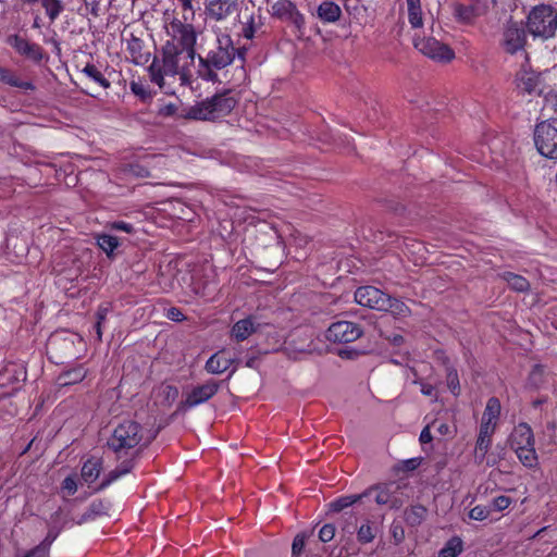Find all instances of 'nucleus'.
<instances>
[{
  "label": "nucleus",
  "instance_id": "obj_62",
  "mask_svg": "<svg viewBox=\"0 0 557 557\" xmlns=\"http://www.w3.org/2000/svg\"><path fill=\"white\" fill-rule=\"evenodd\" d=\"M193 1L194 0H181L183 10L185 12H187V11L190 12V17L189 18H193L194 14H195Z\"/></svg>",
  "mask_w": 557,
  "mask_h": 557
},
{
  "label": "nucleus",
  "instance_id": "obj_22",
  "mask_svg": "<svg viewBox=\"0 0 557 557\" xmlns=\"http://www.w3.org/2000/svg\"><path fill=\"white\" fill-rule=\"evenodd\" d=\"M499 414H500L499 400L496 397L490 398L486 403V407L484 409L480 425L490 426L491 429L496 430Z\"/></svg>",
  "mask_w": 557,
  "mask_h": 557
},
{
  "label": "nucleus",
  "instance_id": "obj_6",
  "mask_svg": "<svg viewBox=\"0 0 557 557\" xmlns=\"http://www.w3.org/2000/svg\"><path fill=\"white\" fill-rule=\"evenodd\" d=\"M183 17L184 22L177 17H173L165 24V33L166 36L170 37L166 42H173L182 50L196 52L197 33L195 26L188 23L190 18L186 14H184Z\"/></svg>",
  "mask_w": 557,
  "mask_h": 557
},
{
  "label": "nucleus",
  "instance_id": "obj_12",
  "mask_svg": "<svg viewBox=\"0 0 557 557\" xmlns=\"http://www.w3.org/2000/svg\"><path fill=\"white\" fill-rule=\"evenodd\" d=\"M525 38L522 25L508 22L504 28L502 45L507 52L516 53L524 47Z\"/></svg>",
  "mask_w": 557,
  "mask_h": 557
},
{
  "label": "nucleus",
  "instance_id": "obj_48",
  "mask_svg": "<svg viewBox=\"0 0 557 557\" xmlns=\"http://www.w3.org/2000/svg\"><path fill=\"white\" fill-rule=\"evenodd\" d=\"M358 540L361 543H369L374 539L373 528L369 523H363L357 533Z\"/></svg>",
  "mask_w": 557,
  "mask_h": 557
},
{
  "label": "nucleus",
  "instance_id": "obj_32",
  "mask_svg": "<svg viewBox=\"0 0 557 557\" xmlns=\"http://www.w3.org/2000/svg\"><path fill=\"white\" fill-rule=\"evenodd\" d=\"M5 259L13 263H22L29 253V246H1Z\"/></svg>",
  "mask_w": 557,
  "mask_h": 557
},
{
  "label": "nucleus",
  "instance_id": "obj_54",
  "mask_svg": "<svg viewBox=\"0 0 557 557\" xmlns=\"http://www.w3.org/2000/svg\"><path fill=\"white\" fill-rule=\"evenodd\" d=\"M49 550L46 549L40 543L34 548L24 554L23 557H48Z\"/></svg>",
  "mask_w": 557,
  "mask_h": 557
},
{
  "label": "nucleus",
  "instance_id": "obj_21",
  "mask_svg": "<svg viewBox=\"0 0 557 557\" xmlns=\"http://www.w3.org/2000/svg\"><path fill=\"white\" fill-rule=\"evenodd\" d=\"M235 359L225 357L224 350L213 354L206 362L205 369L210 374H221L225 372Z\"/></svg>",
  "mask_w": 557,
  "mask_h": 557
},
{
  "label": "nucleus",
  "instance_id": "obj_35",
  "mask_svg": "<svg viewBox=\"0 0 557 557\" xmlns=\"http://www.w3.org/2000/svg\"><path fill=\"white\" fill-rule=\"evenodd\" d=\"M426 513H428V510L424 506H421V505L411 506L410 508L406 509V511H405V520L409 525L416 527V525L421 524L424 521Z\"/></svg>",
  "mask_w": 557,
  "mask_h": 557
},
{
  "label": "nucleus",
  "instance_id": "obj_37",
  "mask_svg": "<svg viewBox=\"0 0 557 557\" xmlns=\"http://www.w3.org/2000/svg\"><path fill=\"white\" fill-rule=\"evenodd\" d=\"M519 460L529 468H532L536 465L537 456L534 448V444H531L529 447L519 446L517 450H515Z\"/></svg>",
  "mask_w": 557,
  "mask_h": 557
},
{
  "label": "nucleus",
  "instance_id": "obj_28",
  "mask_svg": "<svg viewBox=\"0 0 557 557\" xmlns=\"http://www.w3.org/2000/svg\"><path fill=\"white\" fill-rule=\"evenodd\" d=\"M482 12L474 5L454 4V15L460 23L471 24Z\"/></svg>",
  "mask_w": 557,
  "mask_h": 557
},
{
  "label": "nucleus",
  "instance_id": "obj_45",
  "mask_svg": "<svg viewBox=\"0 0 557 557\" xmlns=\"http://www.w3.org/2000/svg\"><path fill=\"white\" fill-rule=\"evenodd\" d=\"M129 88L134 95L139 97L140 99H147L150 97V91L148 87L141 81H132L129 83Z\"/></svg>",
  "mask_w": 557,
  "mask_h": 557
},
{
  "label": "nucleus",
  "instance_id": "obj_41",
  "mask_svg": "<svg viewBox=\"0 0 557 557\" xmlns=\"http://www.w3.org/2000/svg\"><path fill=\"white\" fill-rule=\"evenodd\" d=\"M111 308L108 304H102L98 307L96 311V323H95V331L97 334V339L99 342L102 341V325L107 320V315L110 312Z\"/></svg>",
  "mask_w": 557,
  "mask_h": 557
},
{
  "label": "nucleus",
  "instance_id": "obj_34",
  "mask_svg": "<svg viewBox=\"0 0 557 557\" xmlns=\"http://www.w3.org/2000/svg\"><path fill=\"white\" fill-rule=\"evenodd\" d=\"M384 302L386 304L381 308L380 311L391 312L395 317H406L410 313L408 306L399 299L392 298L387 295V300Z\"/></svg>",
  "mask_w": 557,
  "mask_h": 557
},
{
  "label": "nucleus",
  "instance_id": "obj_42",
  "mask_svg": "<svg viewBox=\"0 0 557 557\" xmlns=\"http://www.w3.org/2000/svg\"><path fill=\"white\" fill-rule=\"evenodd\" d=\"M462 550V544L459 539H451L440 550V557H457Z\"/></svg>",
  "mask_w": 557,
  "mask_h": 557
},
{
  "label": "nucleus",
  "instance_id": "obj_26",
  "mask_svg": "<svg viewBox=\"0 0 557 557\" xmlns=\"http://www.w3.org/2000/svg\"><path fill=\"white\" fill-rule=\"evenodd\" d=\"M143 49L144 42L139 38L133 37L127 41V51L136 65L146 64L150 59V53L144 52Z\"/></svg>",
  "mask_w": 557,
  "mask_h": 557
},
{
  "label": "nucleus",
  "instance_id": "obj_36",
  "mask_svg": "<svg viewBox=\"0 0 557 557\" xmlns=\"http://www.w3.org/2000/svg\"><path fill=\"white\" fill-rule=\"evenodd\" d=\"M45 9L46 15L54 22L64 10L63 0H37Z\"/></svg>",
  "mask_w": 557,
  "mask_h": 557
},
{
  "label": "nucleus",
  "instance_id": "obj_29",
  "mask_svg": "<svg viewBox=\"0 0 557 557\" xmlns=\"http://www.w3.org/2000/svg\"><path fill=\"white\" fill-rule=\"evenodd\" d=\"M407 7L408 22L412 28H421L423 26V13L421 0H405Z\"/></svg>",
  "mask_w": 557,
  "mask_h": 557
},
{
  "label": "nucleus",
  "instance_id": "obj_2",
  "mask_svg": "<svg viewBox=\"0 0 557 557\" xmlns=\"http://www.w3.org/2000/svg\"><path fill=\"white\" fill-rule=\"evenodd\" d=\"M246 49L235 48L232 37L221 30L216 32L215 44L206 57L198 55L197 76L206 82L218 81V71L231 65L237 57L245 60Z\"/></svg>",
  "mask_w": 557,
  "mask_h": 557
},
{
  "label": "nucleus",
  "instance_id": "obj_59",
  "mask_svg": "<svg viewBox=\"0 0 557 557\" xmlns=\"http://www.w3.org/2000/svg\"><path fill=\"white\" fill-rule=\"evenodd\" d=\"M420 442L422 444L430 443L432 441V434L430 431V425H426L420 433Z\"/></svg>",
  "mask_w": 557,
  "mask_h": 557
},
{
  "label": "nucleus",
  "instance_id": "obj_58",
  "mask_svg": "<svg viewBox=\"0 0 557 557\" xmlns=\"http://www.w3.org/2000/svg\"><path fill=\"white\" fill-rule=\"evenodd\" d=\"M244 37L251 39L255 36L253 17L250 18L249 23L244 27Z\"/></svg>",
  "mask_w": 557,
  "mask_h": 557
},
{
  "label": "nucleus",
  "instance_id": "obj_49",
  "mask_svg": "<svg viewBox=\"0 0 557 557\" xmlns=\"http://www.w3.org/2000/svg\"><path fill=\"white\" fill-rule=\"evenodd\" d=\"M336 527L333 523L324 524L319 531V539L326 543L335 537Z\"/></svg>",
  "mask_w": 557,
  "mask_h": 557
},
{
  "label": "nucleus",
  "instance_id": "obj_44",
  "mask_svg": "<svg viewBox=\"0 0 557 557\" xmlns=\"http://www.w3.org/2000/svg\"><path fill=\"white\" fill-rule=\"evenodd\" d=\"M491 515L490 506L478 505L469 511V518L476 521L486 520Z\"/></svg>",
  "mask_w": 557,
  "mask_h": 557
},
{
  "label": "nucleus",
  "instance_id": "obj_31",
  "mask_svg": "<svg viewBox=\"0 0 557 557\" xmlns=\"http://www.w3.org/2000/svg\"><path fill=\"white\" fill-rule=\"evenodd\" d=\"M256 331L252 319L245 318L237 321L232 327V335L238 342L247 339Z\"/></svg>",
  "mask_w": 557,
  "mask_h": 557
},
{
  "label": "nucleus",
  "instance_id": "obj_46",
  "mask_svg": "<svg viewBox=\"0 0 557 557\" xmlns=\"http://www.w3.org/2000/svg\"><path fill=\"white\" fill-rule=\"evenodd\" d=\"M446 380L448 388L454 395L457 396L460 392L459 377L457 371L455 369H448Z\"/></svg>",
  "mask_w": 557,
  "mask_h": 557
},
{
  "label": "nucleus",
  "instance_id": "obj_43",
  "mask_svg": "<svg viewBox=\"0 0 557 557\" xmlns=\"http://www.w3.org/2000/svg\"><path fill=\"white\" fill-rule=\"evenodd\" d=\"M308 536L309 535L307 533H298L294 537L292 544V557H299L302 554Z\"/></svg>",
  "mask_w": 557,
  "mask_h": 557
},
{
  "label": "nucleus",
  "instance_id": "obj_15",
  "mask_svg": "<svg viewBox=\"0 0 557 557\" xmlns=\"http://www.w3.org/2000/svg\"><path fill=\"white\" fill-rule=\"evenodd\" d=\"M107 227L109 232H103L96 235V244H121L127 239L117 236L116 233L124 232L126 234H132L134 232L133 225L123 221L112 222Z\"/></svg>",
  "mask_w": 557,
  "mask_h": 557
},
{
  "label": "nucleus",
  "instance_id": "obj_57",
  "mask_svg": "<svg viewBox=\"0 0 557 557\" xmlns=\"http://www.w3.org/2000/svg\"><path fill=\"white\" fill-rule=\"evenodd\" d=\"M164 395L168 400L174 401L178 396V388L173 385L164 386Z\"/></svg>",
  "mask_w": 557,
  "mask_h": 557
},
{
  "label": "nucleus",
  "instance_id": "obj_11",
  "mask_svg": "<svg viewBox=\"0 0 557 557\" xmlns=\"http://www.w3.org/2000/svg\"><path fill=\"white\" fill-rule=\"evenodd\" d=\"M75 339L82 341L77 334L65 331L55 332L50 336L48 347L51 351L60 354L61 357L72 358L75 355Z\"/></svg>",
  "mask_w": 557,
  "mask_h": 557
},
{
  "label": "nucleus",
  "instance_id": "obj_40",
  "mask_svg": "<svg viewBox=\"0 0 557 557\" xmlns=\"http://www.w3.org/2000/svg\"><path fill=\"white\" fill-rule=\"evenodd\" d=\"M395 488H397V486H395L394 484H389L381 488L375 496L376 503L380 505H389L391 507H397L398 502L392 498V493Z\"/></svg>",
  "mask_w": 557,
  "mask_h": 557
},
{
  "label": "nucleus",
  "instance_id": "obj_61",
  "mask_svg": "<svg viewBox=\"0 0 557 557\" xmlns=\"http://www.w3.org/2000/svg\"><path fill=\"white\" fill-rule=\"evenodd\" d=\"M103 252L107 255V257L112 260L114 259L115 257V250L120 247V246H99Z\"/></svg>",
  "mask_w": 557,
  "mask_h": 557
},
{
  "label": "nucleus",
  "instance_id": "obj_33",
  "mask_svg": "<svg viewBox=\"0 0 557 557\" xmlns=\"http://www.w3.org/2000/svg\"><path fill=\"white\" fill-rule=\"evenodd\" d=\"M500 277L506 281L509 287L515 292L525 293L530 289L529 281L522 275L512 272H504L500 274Z\"/></svg>",
  "mask_w": 557,
  "mask_h": 557
},
{
  "label": "nucleus",
  "instance_id": "obj_3",
  "mask_svg": "<svg viewBox=\"0 0 557 557\" xmlns=\"http://www.w3.org/2000/svg\"><path fill=\"white\" fill-rule=\"evenodd\" d=\"M151 441L152 438L145 436L140 423L123 420L113 429L107 441V447L114 454L115 459L133 458V461L137 462Z\"/></svg>",
  "mask_w": 557,
  "mask_h": 557
},
{
  "label": "nucleus",
  "instance_id": "obj_13",
  "mask_svg": "<svg viewBox=\"0 0 557 557\" xmlns=\"http://www.w3.org/2000/svg\"><path fill=\"white\" fill-rule=\"evenodd\" d=\"M238 5V0H209L205 5V14L211 21L222 22L236 12Z\"/></svg>",
  "mask_w": 557,
  "mask_h": 557
},
{
  "label": "nucleus",
  "instance_id": "obj_23",
  "mask_svg": "<svg viewBox=\"0 0 557 557\" xmlns=\"http://www.w3.org/2000/svg\"><path fill=\"white\" fill-rule=\"evenodd\" d=\"M111 505L109 502L102 499H95L90 503L86 511L76 521L77 524H83L87 521H91L99 516L107 515Z\"/></svg>",
  "mask_w": 557,
  "mask_h": 557
},
{
  "label": "nucleus",
  "instance_id": "obj_24",
  "mask_svg": "<svg viewBox=\"0 0 557 557\" xmlns=\"http://www.w3.org/2000/svg\"><path fill=\"white\" fill-rule=\"evenodd\" d=\"M102 465L103 461L101 458L94 456L88 458L82 467V479L87 483L95 482L102 471Z\"/></svg>",
  "mask_w": 557,
  "mask_h": 557
},
{
  "label": "nucleus",
  "instance_id": "obj_38",
  "mask_svg": "<svg viewBox=\"0 0 557 557\" xmlns=\"http://www.w3.org/2000/svg\"><path fill=\"white\" fill-rule=\"evenodd\" d=\"M82 72L91 81L107 89L110 87V82L103 76L95 64L87 63Z\"/></svg>",
  "mask_w": 557,
  "mask_h": 557
},
{
  "label": "nucleus",
  "instance_id": "obj_51",
  "mask_svg": "<svg viewBox=\"0 0 557 557\" xmlns=\"http://www.w3.org/2000/svg\"><path fill=\"white\" fill-rule=\"evenodd\" d=\"M61 530L58 528H51L49 529L46 537L40 542V544L50 552V547L52 543L57 540L59 536Z\"/></svg>",
  "mask_w": 557,
  "mask_h": 557
},
{
  "label": "nucleus",
  "instance_id": "obj_16",
  "mask_svg": "<svg viewBox=\"0 0 557 557\" xmlns=\"http://www.w3.org/2000/svg\"><path fill=\"white\" fill-rule=\"evenodd\" d=\"M8 41L21 55L35 62L42 59V49L38 44L30 42L18 35L11 36Z\"/></svg>",
  "mask_w": 557,
  "mask_h": 557
},
{
  "label": "nucleus",
  "instance_id": "obj_18",
  "mask_svg": "<svg viewBox=\"0 0 557 557\" xmlns=\"http://www.w3.org/2000/svg\"><path fill=\"white\" fill-rule=\"evenodd\" d=\"M119 461V465L111 470L102 480V482L99 484V486L95 490L96 492L103 491L109 485H111L114 481L120 479L121 476L129 473L134 468L136 462L133 461V458H122V459H115Z\"/></svg>",
  "mask_w": 557,
  "mask_h": 557
},
{
  "label": "nucleus",
  "instance_id": "obj_25",
  "mask_svg": "<svg viewBox=\"0 0 557 557\" xmlns=\"http://www.w3.org/2000/svg\"><path fill=\"white\" fill-rule=\"evenodd\" d=\"M87 375V370L83 366L63 371L59 374L57 383L59 386H69L81 383Z\"/></svg>",
  "mask_w": 557,
  "mask_h": 557
},
{
  "label": "nucleus",
  "instance_id": "obj_7",
  "mask_svg": "<svg viewBox=\"0 0 557 557\" xmlns=\"http://www.w3.org/2000/svg\"><path fill=\"white\" fill-rule=\"evenodd\" d=\"M534 144L543 157L557 159V120L543 121L536 125Z\"/></svg>",
  "mask_w": 557,
  "mask_h": 557
},
{
  "label": "nucleus",
  "instance_id": "obj_56",
  "mask_svg": "<svg viewBox=\"0 0 557 557\" xmlns=\"http://www.w3.org/2000/svg\"><path fill=\"white\" fill-rule=\"evenodd\" d=\"M433 426L443 436H446V435L451 436L454 433L451 428L447 423H444V422L434 421Z\"/></svg>",
  "mask_w": 557,
  "mask_h": 557
},
{
  "label": "nucleus",
  "instance_id": "obj_39",
  "mask_svg": "<svg viewBox=\"0 0 557 557\" xmlns=\"http://www.w3.org/2000/svg\"><path fill=\"white\" fill-rule=\"evenodd\" d=\"M295 5L290 0H277L272 4V15L283 18L289 17L295 11Z\"/></svg>",
  "mask_w": 557,
  "mask_h": 557
},
{
  "label": "nucleus",
  "instance_id": "obj_63",
  "mask_svg": "<svg viewBox=\"0 0 557 557\" xmlns=\"http://www.w3.org/2000/svg\"><path fill=\"white\" fill-rule=\"evenodd\" d=\"M421 386V393L425 396H433L434 395V387L431 384L426 383H420Z\"/></svg>",
  "mask_w": 557,
  "mask_h": 557
},
{
  "label": "nucleus",
  "instance_id": "obj_9",
  "mask_svg": "<svg viewBox=\"0 0 557 557\" xmlns=\"http://www.w3.org/2000/svg\"><path fill=\"white\" fill-rule=\"evenodd\" d=\"M220 389V383L209 380L206 383L195 386L181 401L178 410L190 409L211 399Z\"/></svg>",
  "mask_w": 557,
  "mask_h": 557
},
{
  "label": "nucleus",
  "instance_id": "obj_10",
  "mask_svg": "<svg viewBox=\"0 0 557 557\" xmlns=\"http://www.w3.org/2000/svg\"><path fill=\"white\" fill-rule=\"evenodd\" d=\"M325 339L333 345H341L338 348H329L343 359H348V321L332 323L325 331Z\"/></svg>",
  "mask_w": 557,
  "mask_h": 557
},
{
  "label": "nucleus",
  "instance_id": "obj_5",
  "mask_svg": "<svg viewBox=\"0 0 557 557\" xmlns=\"http://www.w3.org/2000/svg\"><path fill=\"white\" fill-rule=\"evenodd\" d=\"M528 29L534 37H553L557 29V12L550 5H536L528 16Z\"/></svg>",
  "mask_w": 557,
  "mask_h": 557
},
{
  "label": "nucleus",
  "instance_id": "obj_64",
  "mask_svg": "<svg viewBox=\"0 0 557 557\" xmlns=\"http://www.w3.org/2000/svg\"><path fill=\"white\" fill-rule=\"evenodd\" d=\"M87 5L90 7V13L94 16L99 15V1L98 0H92L91 2H87Z\"/></svg>",
  "mask_w": 557,
  "mask_h": 557
},
{
  "label": "nucleus",
  "instance_id": "obj_53",
  "mask_svg": "<svg viewBox=\"0 0 557 557\" xmlns=\"http://www.w3.org/2000/svg\"><path fill=\"white\" fill-rule=\"evenodd\" d=\"M391 534L395 541L396 544H399L404 541L405 539V530L404 528L401 527L400 523H393L391 525Z\"/></svg>",
  "mask_w": 557,
  "mask_h": 557
},
{
  "label": "nucleus",
  "instance_id": "obj_60",
  "mask_svg": "<svg viewBox=\"0 0 557 557\" xmlns=\"http://www.w3.org/2000/svg\"><path fill=\"white\" fill-rule=\"evenodd\" d=\"M362 334L363 331L359 326L350 323V342L360 338Z\"/></svg>",
  "mask_w": 557,
  "mask_h": 557
},
{
  "label": "nucleus",
  "instance_id": "obj_17",
  "mask_svg": "<svg viewBox=\"0 0 557 557\" xmlns=\"http://www.w3.org/2000/svg\"><path fill=\"white\" fill-rule=\"evenodd\" d=\"M495 430L490 426L480 425L475 447L473 451L474 461L479 465L483 463L486 454L492 445V436Z\"/></svg>",
  "mask_w": 557,
  "mask_h": 557
},
{
  "label": "nucleus",
  "instance_id": "obj_14",
  "mask_svg": "<svg viewBox=\"0 0 557 557\" xmlns=\"http://www.w3.org/2000/svg\"><path fill=\"white\" fill-rule=\"evenodd\" d=\"M387 295L374 286H362L355 292V301L370 309L381 310Z\"/></svg>",
  "mask_w": 557,
  "mask_h": 557
},
{
  "label": "nucleus",
  "instance_id": "obj_27",
  "mask_svg": "<svg viewBox=\"0 0 557 557\" xmlns=\"http://www.w3.org/2000/svg\"><path fill=\"white\" fill-rule=\"evenodd\" d=\"M0 82L26 91L35 90V85L32 82L20 79V77L14 72L2 66H0Z\"/></svg>",
  "mask_w": 557,
  "mask_h": 557
},
{
  "label": "nucleus",
  "instance_id": "obj_8",
  "mask_svg": "<svg viewBox=\"0 0 557 557\" xmlns=\"http://www.w3.org/2000/svg\"><path fill=\"white\" fill-rule=\"evenodd\" d=\"M413 46L419 52L435 62L446 63L455 58V52L450 47L433 37H417L413 39Z\"/></svg>",
  "mask_w": 557,
  "mask_h": 557
},
{
  "label": "nucleus",
  "instance_id": "obj_30",
  "mask_svg": "<svg viewBox=\"0 0 557 557\" xmlns=\"http://www.w3.org/2000/svg\"><path fill=\"white\" fill-rule=\"evenodd\" d=\"M341 8L332 1H323L317 10L318 16L321 21L326 23L335 22L341 16Z\"/></svg>",
  "mask_w": 557,
  "mask_h": 557
},
{
  "label": "nucleus",
  "instance_id": "obj_47",
  "mask_svg": "<svg viewBox=\"0 0 557 557\" xmlns=\"http://www.w3.org/2000/svg\"><path fill=\"white\" fill-rule=\"evenodd\" d=\"M511 503H512V500L510 497L500 495V496L495 497L492 500L490 508H491V511H503V510L507 509Z\"/></svg>",
  "mask_w": 557,
  "mask_h": 557
},
{
  "label": "nucleus",
  "instance_id": "obj_1",
  "mask_svg": "<svg viewBox=\"0 0 557 557\" xmlns=\"http://www.w3.org/2000/svg\"><path fill=\"white\" fill-rule=\"evenodd\" d=\"M197 53L182 50L173 42H165L162 47L161 58L154 57L148 67L150 79L160 89H165V78H177L182 86L191 84Z\"/></svg>",
  "mask_w": 557,
  "mask_h": 557
},
{
  "label": "nucleus",
  "instance_id": "obj_4",
  "mask_svg": "<svg viewBox=\"0 0 557 557\" xmlns=\"http://www.w3.org/2000/svg\"><path fill=\"white\" fill-rule=\"evenodd\" d=\"M236 104L237 99L231 91H225L193 106L188 111V116L194 120L214 121L228 115Z\"/></svg>",
  "mask_w": 557,
  "mask_h": 557
},
{
  "label": "nucleus",
  "instance_id": "obj_19",
  "mask_svg": "<svg viewBox=\"0 0 557 557\" xmlns=\"http://www.w3.org/2000/svg\"><path fill=\"white\" fill-rule=\"evenodd\" d=\"M534 444V436L532 429L527 423L518 424L510 435V446L517 450L519 446L529 447Z\"/></svg>",
  "mask_w": 557,
  "mask_h": 557
},
{
  "label": "nucleus",
  "instance_id": "obj_55",
  "mask_svg": "<svg viewBox=\"0 0 557 557\" xmlns=\"http://www.w3.org/2000/svg\"><path fill=\"white\" fill-rule=\"evenodd\" d=\"M166 318L174 322H181L185 319V315L183 314L181 309L176 307H171L166 311Z\"/></svg>",
  "mask_w": 557,
  "mask_h": 557
},
{
  "label": "nucleus",
  "instance_id": "obj_50",
  "mask_svg": "<svg viewBox=\"0 0 557 557\" xmlns=\"http://www.w3.org/2000/svg\"><path fill=\"white\" fill-rule=\"evenodd\" d=\"M329 512H341L348 507V496H341L339 498L331 502L329 505Z\"/></svg>",
  "mask_w": 557,
  "mask_h": 557
},
{
  "label": "nucleus",
  "instance_id": "obj_20",
  "mask_svg": "<svg viewBox=\"0 0 557 557\" xmlns=\"http://www.w3.org/2000/svg\"><path fill=\"white\" fill-rule=\"evenodd\" d=\"M540 85V76L529 70H521L516 77V86L521 92L534 94Z\"/></svg>",
  "mask_w": 557,
  "mask_h": 557
},
{
  "label": "nucleus",
  "instance_id": "obj_52",
  "mask_svg": "<svg viewBox=\"0 0 557 557\" xmlns=\"http://www.w3.org/2000/svg\"><path fill=\"white\" fill-rule=\"evenodd\" d=\"M62 491H65L67 495H74L77 491L76 479L73 475L66 476L62 482Z\"/></svg>",
  "mask_w": 557,
  "mask_h": 557
}]
</instances>
